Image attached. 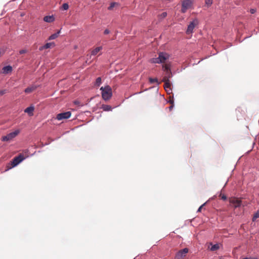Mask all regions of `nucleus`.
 Instances as JSON below:
<instances>
[{
	"instance_id": "ddd939ff",
	"label": "nucleus",
	"mask_w": 259,
	"mask_h": 259,
	"mask_svg": "<svg viewBox=\"0 0 259 259\" xmlns=\"http://www.w3.org/2000/svg\"><path fill=\"white\" fill-rule=\"evenodd\" d=\"M12 71V67L11 66H5L3 68V72L4 73L8 74Z\"/></svg>"
},
{
	"instance_id": "20e7f679",
	"label": "nucleus",
	"mask_w": 259,
	"mask_h": 259,
	"mask_svg": "<svg viewBox=\"0 0 259 259\" xmlns=\"http://www.w3.org/2000/svg\"><path fill=\"white\" fill-rule=\"evenodd\" d=\"M20 133V131L19 130H16L14 132H11L6 136H3L2 138V140L3 141H10L14 138H15Z\"/></svg>"
},
{
	"instance_id": "e433bc0d",
	"label": "nucleus",
	"mask_w": 259,
	"mask_h": 259,
	"mask_svg": "<svg viewBox=\"0 0 259 259\" xmlns=\"http://www.w3.org/2000/svg\"><path fill=\"white\" fill-rule=\"evenodd\" d=\"M2 56V52L1 51H0V57Z\"/></svg>"
},
{
	"instance_id": "a878e982",
	"label": "nucleus",
	"mask_w": 259,
	"mask_h": 259,
	"mask_svg": "<svg viewBox=\"0 0 259 259\" xmlns=\"http://www.w3.org/2000/svg\"><path fill=\"white\" fill-rule=\"evenodd\" d=\"M149 81L150 83H155V82H156L157 83L158 82V80L157 78H149Z\"/></svg>"
},
{
	"instance_id": "c9c22d12",
	"label": "nucleus",
	"mask_w": 259,
	"mask_h": 259,
	"mask_svg": "<svg viewBox=\"0 0 259 259\" xmlns=\"http://www.w3.org/2000/svg\"><path fill=\"white\" fill-rule=\"evenodd\" d=\"M44 49H46L45 48H44V46H43L40 47L39 48V50L40 51H42V50H43Z\"/></svg>"
},
{
	"instance_id": "6ab92c4d",
	"label": "nucleus",
	"mask_w": 259,
	"mask_h": 259,
	"mask_svg": "<svg viewBox=\"0 0 259 259\" xmlns=\"http://www.w3.org/2000/svg\"><path fill=\"white\" fill-rule=\"evenodd\" d=\"M210 245H211V247L210 248V250L211 251H215L219 248V245L218 244L212 245V243H210Z\"/></svg>"
},
{
	"instance_id": "2eb2a0df",
	"label": "nucleus",
	"mask_w": 259,
	"mask_h": 259,
	"mask_svg": "<svg viewBox=\"0 0 259 259\" xmlns=\"http://www.w3.org/2000/svg\"><path fill=\"white\" fill-rule=\"evenodd\" d=\"M102 49V47H99L95 48L94 50H93L91 52V55L95 56L98 53H99L101 50Z\"/></svg>"
},
{
	"instance_id": "6e6552de",
	"label": "nucleus",
	"mask_w": 259,
	"mask_h": 259,
	"mask_svg": "<svg viewBox=\"0 0 259 259\" xmlns=\"http://www.w3.org/2000/svg\"><path fill=\"white\" fill-rule=\"evenodd\" d=\"M71 113L70 111L62 112L57 115L56 119L58 120L68 119L71 116Z\"/></svg>"
},
{
	"instance_id": "bb28decb",
	"label": "nucleus",
	"mask_w": 259,
	"mask_h": 259,
	"mask_svg": "<svg viewBox=\"0 0 259 259\" xmlns=\"http://www.w3.org/2000/svg\"><path fill=\"white\" fill-rule=\"evenodd\" d=\"M62 8L64 10H67V9H68L69 6H68V4H67V3L63 4L62 5Z\"/></svg>"
},
{
	"instance_id": "aec40b11",
	"label": "nucleus",
	"mask_w": 259,
	"mask_h": 259,
	"mask_svg": "<svg viewBox=\"0 0 259 259\" xmlns=\"http://www.w3.org/2000/svg\"><path fill=\"white\" fill-rule=\"evenodd\" d=\"M55 44L54 42H48L44 46V48L46 49L51 48L52 47H54Z\"/></svg>"
},
{
	"instance_id": "9b49d317",
	"label": "nucleus",
	"mask_w": 259,
	"mask_h": 259,
	"mask_svg": "<svg viewBox=\"0 0 259 259\" xmlns=\"http://www.w3.org/2000/svg\"><path fill=\"white\" fill-rule=\"evenodd\" d=\"M34 110V108L33 106H30L26 108L24 110L25 113H27L29 116L33 115V111Z\"/></svg>"
},
{
	"instance_id": "473e14b6",
	"label": "nucleus",
	"mask_w": 259,
	"mask_h": 259,
	"mask_svg": "<svg viewBox=\"0 0 259 259\" xmlns=\"http://www.w3.org/2000/svg\"><path fill=\"white\" fill-rule=\"evenodd\" d=\"M26 53V50H21L19 51V53L20 54H24Z\"/></svg>"
},
{
	"instance_id": "1a4fd4ad",
	"label": "nucleus",
	"mask_w": 259,
	"mask_h": 259,
	"mask_svg": "<svg viewBox=\"0 0 259 259\" xmlns=\"http://www.w3.org/2000/svg\"><path fill=\"white\" fill-rule=\"evenodd\" d=\"M229 202L232 204L235 208L238 207L241 205V201L235 197H231L229 199Z\"/></svg>"
},
{
	"instance_id": "0eeeda50",
	"label": "nucleus",
	"mask_w": 259,
	"mask_h": 259,
	"mask_svg": "<svg viewBox=\"0 0 259 259\" xmlns=\"http://www.w3.org/2000/svg\"><path fill=\"white\" fill-rule=\"evenodd\" d=\"M188 250L187 248L180 250L177 253L175 259H183L188 252Z\"/></svg>"
},
{
	"instance_id": "423d86ee",
	"label": "nucleus",
	"mask_w": 259,
	"mask_h": 259,
	"mask_svg": "<svg viewBox=\"0 0 259 259\" xmlns=\"http://www.w3.org/2000/svg\"><path fill=\"white\" fill-rule=\"evenodd\" d=\"M199 23L198 20L197 19H195L189 24L186 33L187 34H191L193 32L194 28L198 25Z\"/></svg>"
},
{
	"instance_id": "f8f14e48",
	"label": "nucleus",
	"mask_w": 259,
	"mask_h": 259,
	"mask_svg": "<svg viewBox=\"0 0 259 259\" xmlns=\"http://www.w3.org/2000/svg\"><path fill=\"white\" fill-rule=\"evenodd\" d=\"M44 20L46 22L51 23L55 21V18L53 16H47L44 17Z\"/></svg>"
},
{
	"instance_id": "f704fd0d",
	"label": "nucleus",
	"mask_w": 259,
	"mask_h": 259,
	"mask_svg": "<svg viewBox=\"0 0 259 259\" xmlns=\"http://www.w3.org/2000/svg\"><path fill=\"white\" fill-rule=\"evenodd\" d=\"M243 259H257V258L249 257H245V258H243Z\"/></svg>"
},
{
	"instance_id": "39448f33",
	"label": "nucleus",
	"mask_w": 259,
	"mask_h": 259,
	"mask_svg": "<svg viewBox=\"0 0 259 259\" xmlns=\"http://www.w3.org/2000/svg\"><path fill=\"white\" fill-rule=\"evenodd\" d=\"M27 156H24L22 154H20L18 156L14 158L13 160L11 161L12 167H14L19 164Z\"/></svg>"
},
{
	"instance_id": "72a5a7b5",
	"label": "nucleus",
	"mask_w": 259,
	"mask_h": 259,
	"mask_svg": "<svg viewBox=\"0 0 259 259\" xmlns=\"http://www.w3.org/2000/svg\"><path fill=\"white\" fill-rule=\"evenodd\" d=\"M250 12L251 13V14H254L256 12V10L254 9H251L250 10Z\"/></svg>"
},
{
	"instance_id": "412c9836",
	"label": "nucleus",
	"mask_w": 259,
	"mask_h": 259,
	"mask_svg": "<svg viewBox=\"0 0 259 259\" xmlns=\"http://www.w3.org/2000/svg\"><path fill=\"white\" fill-rule=\"evenodd\" d=\"M118 4L117 3L113 2L110 4V6L108 7V9L109 10H111L115 6H118Z\"/></svg>"
},
{
	"instance_id": "2f4dec72",
	"label": "nucleus",
	"mask_w": 259,
	"mask_h": 259,
	"mask_svg": "<svg viewBox=\"0 0 259 259\" xmlns=\"http://www.w3.org/2000/svg\"><path fill=\"white\" fill-rule=\"evenodd\" d=\"M109 33H110V30L108 29H105L104 31V34L105 35L108 34Z\"/></svg>"
},
{
	"instance_id": "4c0bfd02",
	"label": "nucleus",
	"mask_w": 259,
	"mask_h": 259,
	"mask_svg": "<svg viewBox=\"0 0 259 259\" xmlns=\"http://www.w3.org/2000/svg\"><path fill=\"white\" fill-rule=\"evenodd\" d=\"M172 108V106H171L169 107L170 109H171Z\"/></svg>"
},
{
	"instance_id": "f257e3e1",
	"label": "nucleus",
	"mask_w": 259,
	"mask_h": 259,
	"mask_svg": "<svg viewBox=\"0 0 259 259\" xmlns=\"http://www.w3.org/2000/svg\"><path fill=\"white\" fill-rule=\"evenodd\" d=\"M100 90L102 91V98L105 100H109L112 96V92L111 88L109 85H106L105 87H102L100 88Z\"/></svg>"
},
{
	"instance_id": "4be33fe9",
	"label": "nucleus",
	"mask_w": 259,
	"mask_h": 259,
	"mask_svg": "<svg viewBox=\"0 0 259 259\" xmlns=\"http://www.w3.org/2000/svg\"><path fill=\"white\" fill-rule=\"evenodd\" d=\"M163 69L165 72H167L168 70H170V65L166 64L163 65Z\"/></svg>"
},
{
	"instance_id": "a211bd4d",
	"label": "nucleus",
	"mask_w": 259,
	"mask_h": 259,
	"mask_svg": "<svg viewBox=\"0 0 259 259\" xmlns=\"http://www.w3.org/2000/svg\"><path fill=\"white\" fill-rule=\"evenodd\" d=\"M60 33V30L58 31L57 33L52 34L49 37V40H52V39H56L57 37H58Z\"/></svg>"
},
{
	"instance_id": "f3484780",
	"label": "nucleus",
	"mask_w": 259,
	"mask_h": 259,
	"mask_svg": "<svg viewBox=\"0 0 259 259\" xmlns=\"http://www.w3.org/2000/svg\"><path fill=\"white\" fill-rule=\"evenodd\" d=\"M36 87H28L25 90V92L27 94L30 93L36 89Z\"/></svg>"
},
{
	"instance_id": "4468645a",
	"label": "nucleus",
	"mask_w": 259,
	"mask_h": 259,
	"mask_svg": "<svg viewBox=\"0 0 259 259\" xmlns=\"http://www.w3.org/2000/svg\"><path fill=\"white\" fill-rule=\"evenodd\" d=\"M172 74L170 70L165 72V76L163 77L162 80H169V78L171 77Z\"/></svg>"
},
{
	"instance_id": "393cba45",
	"label": "nucleus",
	"mask_w": 259,
	"mask_h": 259,
	"mask_svg": "<svg viewBox=\"0 0 259 259\" xmlns=\"http://www.w3.org/2000/svg\"><path fill=\"white\" fill-rule=\"evenodd\" d=\"M259 218V210H258L253 215L252 221H254L257 218Z\"/></svg>"
},
{
	"instance_id": "5701e85b",
	"label": "nucleus",
	"mask_w": 259,
	"mask_h": 259,
	"mask_svg": "<svg viewBox=\"0 0 259 259\" xmlns=\"http://www.w3.org/2000/svg\"><path fill=\"white\" fill-rule=\"evenodd\" d=\"M205 4L207 7H209L212 4V0H205Z\"/></svg>"
},
{
	"instance_id": "9d476101",
	"label": "nucleus",
	"mask_w": 259,
	"mask_h": 259,
	"mask_svg": "<svg viewBox=\"0 0 259 259\" xmlns=\"http://www.w3.org/2000/svg\"><path fill=\"white\" fill-rule=\"evenodd\" d=\"M162 81H163L164 82V88L165 90L167 92L171 91V88H170L171 83H170V80H162Z\"/></svg>"
},
{
	"instance_id": "b1692460",
	"label": "nucleus",
	"mask_w": 259,
	"mask_h": 259,
	"mask_svg": "<svg viewBox=\"0 0 259 259\" xmlns=\"http://www.w3.org/2000/svg\"><path fill=\"white\" fill-rule=\"evenodd\" d=\"M101 83V78L99 77L96 79L95 84L97 86H99Z\"/></svg>"
},
{
	"instance_id": "dca6fc26",
	"label": "nucleus",
	"mask_w": 259,
	"mask_h": 259,
	"mask_svg": "<svg viewBox=\"0 0 259 259\" xmlns=\"http://www.w3.org/2000/svg\"><path fill=\"white\" fill-rule=\"evenodd\" d=\"M101 108L105 111H109L112 110V107L111 106L108 105H102Z\"/></svg>"
},
{
	"instance_id": "c85d7f7f",
	"label": "nucleus",
	"mask_w": 259,
	"mask_h": 259,
	"mask_svg": "<svg viewBox=\"0 0 259 259\" xmlns=\"http://www.w3.org/2000/svg\"><path fill=\"white\" fill-rule=\"evenodd\" d=\"M7 92L6 90H3L0 91V96H2Z\"/></svg>"
},
{
	"instance_id": "f03ea898",
	"label": "nucleus",
	"mask_w": 259,
	"mask_h": 259,
	"mask_svg": "<svg viewBox=\"0 0 259 259\" xmlns=\"http://www.w3.org/2000/svg\"><path fill=\"white\" fill-rule=\"evenodd\" d=\"M169 57L168 54L165 53H160L159 56L157 58H152L151 60V62L152 63H164Z\"/></svg>"
},
{
	"instance_id": "cd10ccee",
	"label": "nucleus",
	"mask_w": 259,
	"mask_h": 259,
	"mask_svg": "<svg viewBox=\"0 0 259 259\" xmlns=\"http://www.w3.org/2000/svg\"><path fill=\"white\" fill-rule=\"evenodd\" d=\"M167 16V13L166 12H163L160 15V17L162 19L164 18Z\"/></svg>"
},
{
	"instance_id": "7ed1b4c3",
	"label": "nucleus",
	"mask_w": 259,
	"mask_h": 259,
	"mask_svg": "<svg viewBox=\"0 0 259 259\" xmlns=\"http://www.w3.org/2000/svg\"><path fill=\"white\" fill-rule=\"evenodd\" d=\"M194 0H182L181 12L185 13L192 6Z\"/></svg>"
},
{
	"instance_id": "c756f323",
	"label": "nucleus",
	"mask_w": 259,
	"mask_h": 259,
	"mask_svg": "<svg viewBox=\"0 0 259 259\" xmlns=\"http://www.w3.org/2000/svg\"><path fill=\"white\" fill-rule=\"evenodd\" d=\"M220 197H221V199L224 200H226L227 199V197L224 194H221Z\"/></svg>"
},
{
	"instance_id": "7c9ffc66",
	"label": "nucleus",
	"mask_w": 259,
	"mask_h": 259,
	"mask_svg": "<svg viewBox=\"0 0 259 259\" xmlns=\"http://www.w3.org/2000/svg\"><path fill=\"white\" fill-rule=\"evenodd\" d=\"M205 204V203L203 204L202 205H201L199 208H198V210H197V212H200L201 211V209L202 208V207L204 206V205Z\"/></svg>"
}]
</instances>
